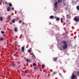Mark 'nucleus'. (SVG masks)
Returning a JSON list of instances; mask_svg holds the SVG:
<instances>
[{
  "mask_svg": "<svg viewBox=\"0 0 79 79\" xmlns=\"http://www.w3.org/2000/svg\"><path fill=\"white\" fill-rule=\"evenodd\" d=\"M3 0H0V1H2Z\"/></svg>",
  "mask_w": 79,
  "mask_h": 79,
  "instance_id": "nucleus-41",
  "label": "nucleus"
},
{
  "mask_svg": "<svg viewBox=\"0 0 79 79\" xmlns=\"http://www.w3.org/2000/svg\"><path fill=\"white\" fill-rule=\"evenodd\" d=\"M26 57H24V59H26Z\"/></svg>",
  "mask_w": 79,
  "mask_h": 79,
  "instance_id": "nucleus-40",
  "label": "nucleus"
},
{
  "mask_svg": "<svg viewBox=\"0 0 79 79\" xmlns=\"http://www.w3.org/2000/svg\"><path fill=\"white\" fill-rule=\"evenodd\" d=\"M76 77V76L74 74H73L71 76V79H74Z\"/></svg>",
  "mask_w": 79,
  "mask_h": 79,
  "instance_id": "nucleus-3",
  "label": "nucleus"
},
{
  "mask_svg": "<svg viewBox=\"0 0 79 79\" xmlns=\"http://www.w3.org/2000/svg\"><path fill=\"white\" fill-rule=\"evenodd\" d=\"M12 10H14V8L13 7L12 8Z\"/></svg>",
  "mask_w": 79,
  "mask_h": 79,
  "instance_id": "nucleus-31",
  "label": "nucleus"
},
{
  "mask_svg": "<svg viewBox=\"0 0 79 79\" xmlns=\"http://www.w3.org/2000/svg\"><path fill=\"white\" fill-rule=\"evenodd\" d=\"M60 21H61V23H63V18H61L60 19Z\"/></svg>",
  "mask_w": 79,
  "mask_h": 79,
  "instance_id": "nucleus-18",
  "label": "nucleus"
},
{
  "mask_svg": "<svg viewBox=\"0 0 79 79\" xmlns=\"http://www.w3.org/2000/svg\"><path fill=\"white\" fill-rule=\"evenodd\" d=\"M9 5L10 7H11V6H13V5H12V4L11 3H10L9 4Z\"/></svg>",
  "mask_w": 79,
  "mask_h": 79,
  "instance_id": "nucleus-10",
  "label": "nucleus"
},
{
  "mask_svg": "<svg viewBox=\"0 0 79 79\" xmlns=\"http://www.w3.org/2000/svg\"><path fill=\"white\" fill-rule=\"evenodd\" d=\"M7 19L8 20H10V19H9L8 18H7Z\"/></svg>",
  "mask_w": 79,
  "mask_h": 79,
  "instance_id": "nucleus-35",
  "label": "nucleus"
},
{
  "mask_svg": "<svg viewBox=\"0 0 79 79\" xmlns=\"http://www.w3.org/2000/svg\"><path fill=\"white\" fill-rule=\"evenodd\" d=\"M7 11H9L10 10L11 8L9 7H8L7 8Z\"/></svg>",
  "mask_w": 79,
  "mask_h": 79,
  "instance_id": "nucleus-8",
  "label": "nucleus"
},
{
  "mask_svg": "<svg viewBox=\"0 0 79 79\" xmlns=\"http://www.w3.org/2000/svg\"><path fill=\"white\" fill-rule=\"evenodd\" d=\"M22 52H24V47H22Z\"/></svg>",
  "mask_w": 79,
  "mask_h": 79,
  "instance_id": "nucleus-6",
  "label": "nucleus"
},
{
  "mask_svg": "<svg viewBox=\"0 0 79 79\" xmlns=\"http://www.w3.org/2000/svg\"><path fill=\"white\" fill-rule=\"evenodd\" d=\"M32 56H34V57H35V56L34 54Z\"/></svg>",
  "mask_w": 79,
  "mask_h": 79,
  "instance_id": "nucleus-33",
  "label": "nucleus"
},
{
  "mask_svg": "<svg viewBox=\"0 0 79 79\" xmlns=\"http://www.w3.org/2000/svg\"><path fill=\"white\" fill-rule=\"evenodd\" d=\"M56 20L57 21H60V18L58 17L56 18Z\"/></svg>",
  "mask_w": 79,
  "mask_h": 79,
  "instance_id": "nucleus-15",
  "label": "nucleus"
},
{
  "mask_svg": "<svg viewBox=\"0 0 79 79\" xmlns=\"http://www.w3.org/2000/svg\"><path fill=\"white\" fill-rule=\"evenodd\" d=\"M44 66H45V65L43 64L42 65V68H44Z\"/></svg>",
  "mask_w": 79,
  "mask_h": 79,
  "instance_id": "nucleus-23",
  "label": "nucleus"
},
{
  "mask_svg": "<svg viewBox=\"0 0 79 79\" xmlns=\"http://www.w3.org/2000/svg\"><path fill=\"white\" fill-rule=\"evenodd\" d=\"M21 49H19L18 50V52H19V51H20Z\"/></svg>",
  "mask_w": 79,
  "mask_h": 79,
  "instance_id": "nucleus-30",
  "label": "nucleus"
},
{
  "mask_svg": "<svg viewBox=\"0 0 79 79\" xmlns=\"http://www.w3.org/2000/svg\"><path fill=\"white\" fill-rule=\"evenodd\" d=\"M54 18V16L52 15L50 16V19H53Z\"/></svg>",
  "mask_w": 79,
  "mask_h": 79,
  "instance_id": "nucleus-12",
  "label": "nucleus"
},
{
  "mask_svg": "<svg viewBox=\"0 0 79 79\" xmlns=\"http://www.w3.org/2000/svg\"><path fill=\"white\" fill-rule=\"evenodd\" d=\"M34 69L35 70H37V68H34Z\"/></svg>",
  "mask_w": 79,
  "mask_h": 79,
  "instance_id": "nucleus-28",
  "label": "nucleus"
},
{
  "mask_svg": "<svg viewBox=\"0 0 79 79\" xmlns=\"http://www.w3.org/2000/svg\"><path fill=\"white\" fill-rule=\"evenodd\" d=\"M15 21H16V19H13L12 20V22L13 23H15Z\"/></svg>",
  "mask_w": 79,
  "mask_h": 79,
  "instance_id": "nucleus-7",
  "label": "nucleus"
},
{
  "mask_svg": "<svg viewBox=\"0 0 79 79\" xmlns=\"http://www.w3.org/2000/svg\"><path fill=\"white\" fill-rule=\"evenodd\" d=\"M63 4L65 6H66V4L65 3H63Z\"/></svg>",
  "mask_w": 79,
  "mask_h": 79,
  "instance_id": "nucleus-34",
  "label": "nucleus"
},
{
  "mask_svg": "<svg viewBox=\"0 0 79 79\" xmlns=\"http://www.w3.org/2000/svg\"><path fill=\"white\" fill-rule=\"evenodd\" d=\"M59 74L60 76H62V75H61V74L60 73H59Z\"/></svg>",
  "mask_w": 79,
  "mask_h": 79,
  "instance_id": "nucleus-29",
  "label": "nucleus"
},
{
  "mask_svg": "<svg viewBox=\"0 0 79 79\" xmlns=\"http://www.w3.org/2000/svg\"><path fill=\"white\" fill-rule=\"evenodd\" d=\"M11 66H13V67H14V66H15L14 65H13V64H11Z\"/></svg>",
  "mask_w": 79,
  "mask_h": 79,
  "instance_id": "nucleus-26",
  "label": "nucleus"
},
{
  "mask_svg": "<svg viewBox=\"0 0 79 79\" xmlns=\"http://www.w3.org/2000/svg\"><path fill=\"white\" fill-rule=\"evenodd\" d=\"M62 2V0H58V3L59 4L60 3Z\"/></svg>",
  "mask_w": 79,
  "mask_h": 79,
  "instance_id": "nucleus-11",
  "label": "nucleus"
},
{
  "mask_svg": "<svg viewBox=\"0 0 79 79\" xmlns=\"http://www.w3.org/2000/svg\"><path fill=\"white\" fill-rule=\"evenodd\" d=\"M57 60H58L57 57H54L53 58V60L54 61H57Z\"/></svg>",
  "mask_w": 79,
  "mask_h": 79,
  "instance_id": "nucleus-5",
  "label": "nucleus"
},
{
  "mask_svg": "<svg viewBox=\"0 0 79 79\" xmlns=\"http://www.w3.org/2000/svg\"><path fill=\"white\" fill-rule=\"evenodd\" d=\"M55 74H56V72H53V75H55Z\"/></svg>",
  "mask_w": 79,
  "mask_h": 79,
  "instance_id": "nucleus-24",
  "label": "nucleus"
},
{
  "mask_svg": "<svg viewBox=\"0 0 79 79\" xmlns=\"http://www.w3.org/2000/svg\"><path fill=\"white\" fill-rule=\"evenodd\" d=\"M26 61H27V62H30L31 61V60L28 59H27Z\"/></svg>",
  "mask_w": 79,
  "mask_h": 79,
  "instance_id": "nucleus-13",
  "label": "nucleus"
},
{
  "mask_svg": "<svg viewBox=\"0 0 79 79\" xmlns=\"http://www.w3.org/2000/svg\"><path fill=\"white\" fill-rule=\"evenodd\" d=\"M22 22V20L19 21V24H21V23Z\"/></svg>",
  "mask_w": 79,
  "mask_h": 79,
  "instance_id": "nucleus-22",
  "label": "nucleus"
},
{
  "mask_svg": "<svg viewBox=\"0 0 79 79\" xmlns=\"http://www.w3.org/2000/svg\"><path fill=\"white\" fill-rule=\"evenodd\" d=\"M77 75L78 76V77H79V71H78L77 72Z\"/></svg>",
  "mask_w": 79,
  "mask_h": 79,
  "instance_id": "nucleus-21",
  "label": "nucleus"
},
{
  "mask_svg": "<svg viewBox=\"0 0 79 79\" xmlns=\"http://www.w3.org/2000/svg\"><path fill=\"white\" fill-rule=\"evenodd\" d=\"M0 40H3V39L2 38H0Z\"/></svg>",
  "mask_w": 79,
  "mask_h": 79,
  "instance_id": "nucleus-20",
  "label": "nucleus"
},
{
  "mask_svg": "<svg viewBox=\"0 0 79 79\" xmlns=\"http://www.w3.org/2000/svg\"><path fill=\"white\" fill-rule=\"evenodd\" d=\"M5 3H6V4H7V2H5Z\"/></svg>",
  "mask_w": 79,
  "mask_h": 79,
  "instance_id": "nucleus-38",
  "label": "nucleus"
},
{
  "mask_svg": "<svg viewBox=\"0 0 79 79\" xmlns=\"http://www.w3.org/2000/svg\"><path fill=\"white\" fill-rule=\"evenodd\" d=\"M35 64H36L35 63H34L33 64V66H35Z\"/></svg>",
  "mask_w": 79,
  "mask_h": 79,
  "instance_id": "nucleus-25",
  "label": "nucleus"
},
{
  "mask_svg": "<svg viewBox=\"0 0 79 79\" xmlns=\"http://www.w3.org/2000/svg\"><path fill=\"white\" fill-rule=\"evenodd\" d=\"M77 10H79V6H77Z\"/></svg>",
  "mask_w": 79,
  "mask_h": 79,
  "instance_id": "nucleus-17",
  "label": "nucleus"
},
{
  "mask_svg": "<svg viewBox=\"0 0 79 79\" xmlns=\"http://www.w3.org/2000/svg\"><path fill=\"white\" fill-rule=\"evenodd\" d=\"M0 20L1 21H3V17H1L0 18Z\"/></svg>",
  "mask_w": 79,
  "mask_h": 79,
  "instance_id": "nucleus-16",
  "label": "nucleus"
},
{
  "mask_svg": "<svg viewBox=\"0 0 79 79\" xmlns=\"http://www.w3.org/2000/svg\"><path fill=\"white\" fill-rule=\"evenodd\" d=\"M60 49L61 50H62V49Z\"/></svg>",
  "mask_w": 79,
  "mask_h": 79,
  "instance_id": "nucleus-42",
  "label": "nucleus"
},
{
  "mask_svg": "<svg viewBox=\"0 0 79 79\" xmlns=\"http://www.w3.org/2000/svg\"><path fill=\"white\" fill-rule=\"evenodd\" d=\"M18 47H20V46L19 45H18Z\"/></svg>",
  "mask_w": 79,
  "mask_h": 79,
  "instance_id": "nucleus-37",
  "label": "nucleus"
},
{
  "mask_svg": "<svg viewBox=\"0 0 79 79\" xmlns=\"http://www.w3.org/2000/svg\"><path fill=\"white\" fill-rule=\"evenodd\" d=\"M11 16L10 15H8V17L9 18H11Z\"/></svg>",
  "mask_w": 79,
  "mask_h": 79,
  "instance_id": "nucleus-27",
  "label": "nucleus"
},
{
  "mask_svg": "<svg viewBox=\"0 0 79 79\" xmlns=\"http://www.w3.org/2000/svg\"><path fill=\"white\" fill-rule=\"evenodd\" d=\"M28 52H29V53H31V52H32V51L31 50H28Z\"/></svg>",
  "mask_w": 79,
  "mask_h": 79,
  "instance_id": "nucleus-14",
  "label": "nucleus"
},
{
  "mask_svg": "<svg viewBox=\"0 0 79 79\" xmlns=\"http://www.w3.org/2000/svg\"><path fill=\"white\" fill-rule=\"evenodd\" d=\"M14 52V53H15V52Z\"/></svg>",
  "mask_w": 79,
  "mask_h": 79,
  "instance_id": "nucleus-43",
  "label": "nucleus"
},
{
  "mask_svg": "<svg viewBox=\"0 0 79 79\" xmlns=\"http://www.w3.org/2000/svg\"><path fill=\"white\" fill-rule=\"evenodd\" d=\"M54 6L55 8H57V1L54 3Z\"/></svg>",
  "mask_w": 79,
  "mask_h": 79,
  "instance_id": "nucleus-4",
  "label": "nucleus"
},
{
  "mask_svg": "<svg viewBox=\"0 0 79 79\" xmlns=\"http://www.w3.org/2000/svg\"><path fill=\"white\" fill-rule=\"evenodd\" d=\"M63 43L64 44L62 46L63 48V49H66L68 47V44L66 43V41H63Z\"/></svg>",
  "mask_w": 79,
  "mask_h": 79,
  "instance_id": "nucleus-1",
  "label": "nucleus"
},
{
  "mask_svg": "<svg viewBox=\"0 0 79 79\" xmlns=\"http://www.w3.org/2000/svg\"><path fill=\"white\" fill-rule=\"evenodd\" d=\"M1 33H2V34H5V32H4V31H1Z\"/></svg>",
  "mask_w": 79,
  "mask_h": 79,
  "instance_id": "nucleus-19",
  "label": "nucleus"
},
{
  "mask_svg": "<svg viewBox=\"0 0 79 79\" xmlns=\"http://www.w3.org/2000/svg\"><path fill=\"white\" fill-rule=\"evenodd\" d=\"M74 20L76 22H77L79 21V17H74Z\"/></svg>",
  "mask_w": 79,
  "mask_h": 79,
  "instance_id": "nucleus-2",
  "label": "nucleus"
},
{
  "mask_svg": "<svg viewBox=\"0 0 79 79\" xmlns=\"http://www.w3.org/2000/svg\"><path fill=\"white\" fill-rule=\"evenodd\" d=\"M51 24V23H49V24Z\"/></svg>",
  "mask_w": 79,
  "mask_h": 79,
  "instance_id": "nucleus-39",
  "label": "nucleus"
},
{
  "mask_svg": "<svg viewBox=\"0 0 79 79\" xmlns=\"http://www.w3.org/2000/svg\"><path fill=\"white\" fill-rule=\"evenodd\" d=\"M25 73H27V71H25Z\"/></svg>",
  "mask_w": 79,
  "mask_h": 79,
  "instance_id": "nucleus-36",
  "label": "nucleus"
},
{
  "mask_svg": "<svg viewBox=\"0 0 79 79\" xmlns=\"http://www.w3.org/2000/svg\"><path fill=\"white\" fill-rule=\"evenodd\" d=\"M54 19H56L57 18H56V17L55 16L54 17Z\"/></svg>",
  "mask_w": 79,
  "mask_h": 79,
  "instance_id": "nucleus-32",
  "label": "nucleus"
},
{
  "mask_svg": "<svg viewBox=\"0 0 79 79\" xmlns=\"http://www.w3.org/2000/svg\"><path fill=\"white\" fill-rule=\"evenodd\" d=\"M14 31H15V32H17V31H18V30H17V27H15Z\"/></svg>",
  "mask_w": 79,
  "mask_h": 79,
  "instance_id": "nucleus-9",
  "label": "nucleus"
}]
</instances>
